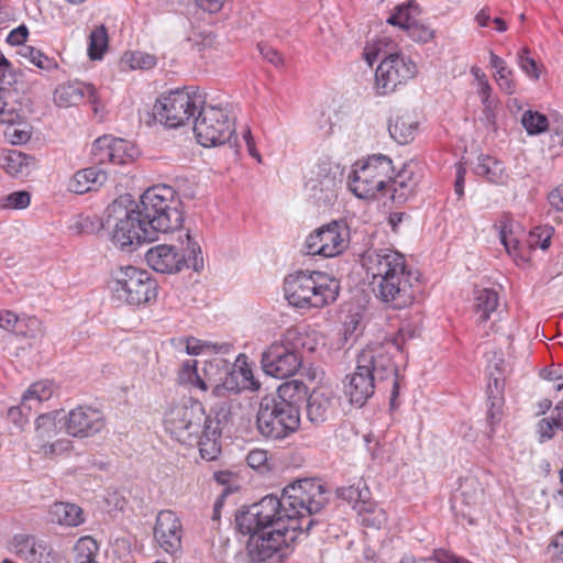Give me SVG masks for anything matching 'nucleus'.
Returning a JSON list of instances; mask_svg holds the SVG:
<instances>
[{"label":"nucleus","instance_id":"774afa93","mask_svg":"<svg viewBox=\"0 0 563 563\" xmlns=\"http://www.w3.org/2000/svg\"><path fill=\"white\" fill-rule=\"evenodd\" d=\"M549 202L555 209L563 211V187H558L549 194Z\"/></svg>","mask_w":563,"mask_h":563},{"label":"nucleus","instance_id":"473e14b6","mask_svg":"<svg viewBox=\"0 0 563 563\" xmlns=\"http://www.w3.org/2000/svg\"><path fill=\"white\" fill-rule=\"evenodd\" d=\"M55 386L49 380H41L32 384L22 396V406L32 410L34 405H38L53 397L55 394Z\"/></svg>","mask_w":563,"mask_h":563},{"label":"nucleus","instance_id":"1a4fd4ad","mask_svg":"<svg viewBox=\"0 0 563 563\" xmlns=\"http://www.w3.org/2000/svg\"><path fill=\"white\" fill-rule=\"evenodd\" d=\"M186 245L178 250L174 245L158 244L147 250L145 261L157 273L175 274L184 268L200 272L203 268L202 251L198 242L191 239L189 232L185 234Z\"/></svg>","mask_w":563,"mask_h":563},{"label":"nucleus","instance_id":"f257e3e1","mask_svg":"<svg viewBox=\"0 0 563 563\" xmlns=\"http://www.w3.org/2000/svg\"><path fill=\"white\" fill-rule=\"evenodd\" d=\"M264 495L236 515L243 533L250 534L247 554L261 562L288 549L303 532L314 525L311 518L324 506L323 495Z\"/></svg>","mask_w":563,"mask_h":563},{"label":"nucleus","instance_id":"09e8293b","mask_svg":"<svg viewBox=\"0 0 563 563\" xmlns=\"http://www.w3.org/2000/svg\"><path fill=\"white\" fill-rule=\"evenodd\" d=\"M217 483L223 486L222 493H234L239 489L238 476L230 471H219L213 474Z\"/></svg>","mask_w":563,"mask_h":563},{"label":"nucleus","instance_id":"b1692460","mask_svg":"<svg viewBox=\"0 0 563 563\" xmlns=\"http://www.w3.org/2000/svg\"><path fill=\"white\" fill-rule=\"evenodd\" d=\"M86 96L91 102H96V90L92 86L81 82L63 84L54 91V102L59 108H70L78 106Z\"/></svg>","mask_w":563,"mask_h":563},{"label":"nucleus","instance_id":"dca6fc26","mask_svg":"<svg viewBox=\"0 0 563 563\" xmlns=\"http://www.w3.org/2000/svg\"><path fill=\"white\" fill-rule=\"evenodd\" d=\"M347 227L339 221H332L312 232L306 240L309 255L333 257L347 247Z\"/></svg>","mask_w":563,"mask_h":563},{"label":"nucleus","instance_id":"c756f323","mask_svg":"<svg viewBox=\"0 0 563 563\" xmlns=\"http://www.w3.org/2000/svg\"><path fill=\"white\" fill-rule=\"evenodd\" d=\"M48 515L52 522L68 527H77L84 522L81 508L71 503H55Z\"/></svg>","mask_w":563,"mask_h":563},{"label":"nucleus","instance_id":"393cba45","mask_svg":"<svg viewBox=\"0 0 563 563\" xmlns=\"http://www.w3.org/2000/svg\"><path fill=\"white\" fill-rule=\"evenodd\" d=\"M349 495V503H353V509L357 512L362 525L371 528H380L386 521V514L383 508L373 503L367 495Z\"/></svg>","mask_w":563,"mask_h":563},{"label":"nucleus","instance_id":"de8ad7c7","mask_svg":"<svg viewBox=\"0 0 563 563\" xmlns=\"http://www.w3.org/2000/svg\"><path fill=\"white\" fill-rule=\"evenodd\" d=\"M3 208L7 209H25L31 201V196L27 191H14L4 197Z\"/></svg>","mask_w":563,"mask_h":563},{"label":"nucleus","instance_id":"4c0bfd02","mask_svg":"<svg viewBox=\"0 0 563 563\" xmlns=\"http://www.w3.org/2000/svg\"><path fill=\"white\" fill-rule=\"evenodd\" d=\"M108 33L103 25L95 27L89 35L88 56L92 60L101 59L108 48Z\"/></svg>","mask_w":563,"mask_h":563},{"label":"nucleus","instance_id":"e433bc0d","mask_svg":"<svg viewBox=\"0 0 563 563\" xmlns=\"http://www.w3.org/2000/svg\"><path fill=\"white\" fill-rule=\"evenodd\" d=\"M111 163L112 164H125L129 161L134 159L139 152L133 144L130 142L111 136Z\"/></svg>","mask_w":563,"mask_h":563},{"label":"nucleus","instance_id":"4be33fe9","mask_svg":"<svg viewBox=\"0 0 563 563\" xmlns=\"http://www.w3.org/2000/svg\"><path fill=\"white\" fill-rule=\"evenodd\" d=\"M13 549L29 563H55L52 548L45 540L34 536H16L13 540Z\"/></svg>","mask_w":563,"mask_h":563},{"label":"nucleus","instance_id":"bb28decb","mask_svg":"<svg viewBox=\"0 0 563 563\" xmlns=\"http://www.w3.org/2000/svg\"><path fill=\"white\" fill-rule=\"evenodd\" d=\"M107 180V174L97 167L77 172L68 183V190L82 195L101 187Z\"/></svg>","mask_w":563,"mask_h":563},{"label":"nucleus","instance_id":"39448f33","mask_svg":"<svg viewBox=\"0 0 563 563\" xmlns=\"http://www.w3.org/2000/svg\"><path fill=\"white\" fill-rule=\"evenodd\" d=\"M306 396L302 383L290 382L278 388L276 396L261 399L256 413V429L268 440H282L300 426V402Z\"/></svg>","mask_w":563,"mask_h":563},{"label":"nucleus","instance_id":"603ef678","mask_svg":"<svg viewBox=\"0 0 563 563\" xmlns=\"http://www.w3.org/2000/svg\"><path fill=\"white\" fill-rule=\"evenodd\" d=\"M477 91L482 98L484 111L486 112L487 118H489V115L493 113V111L496 107V101H495V99L492 98V93H493L492 86L489 85V82H482V86L478 87Z\"/></svg>","mask_w":563,"mask_h":563},{"label":"nucleus","instance_id":"412c9836","mask_svg":"<svg viewBox=\"0 0 563 563\" xmlns=\"http://www.w3.org/2000/svg\"><path fill=\"white\" fill-rule=\"evenodd\" d=\"M336 178L330 172L329 164L312 169L306 180V189L320 203L330 205L336 197Z\"/></svg>","mask_w":563,"mask_h":563},{"label":"nucleus","instance_id":"7c9ffc66","mask_svg":"<svg viewBox=\"0 0 563 563\" xmlns=\"http://www.w3.org/2000/svg\"><path fill=\"white\" fill-rule=\"evenodd\" d=\"M178 346H184L185 351L189 355H199L200 353L205 351H211L216 354H229L233 345L231 343H212L209 341H201L199 339L189 336V338H181L178 340Z\"/></svg>","mask_w":563,"mask_h":563},{"label":"nucleus","instance_id":"5fc2aeb1","mask_svg":"<svg viewBox=\"0 0 563 563\" xmlns=\"http://www.w3.org/2000/svg\"><path fill=\"white\" fill-rule=\"evenodd\" d=\"M560 538H563V531L548 547L551 563H563V542Z\"/></svg>","mask_w":563,"mask_h":563},{"label":"nucleus","instance_id":"4468645a","mask_svg":"<svg viewBox=\"0 0 563 563\" xmlns=\"http://www.w3.org/2000/svg\"><path fill=\"white\" fill-rule=\"evenodd\" d=\"M356 367L373 376L378 385L390 383V405L394 406L399 394L398 371L387 347L380 344L366 346L357 354Z\"/></svg>","mask_w":563,"mask_h":563},{"label":"nucleus","instance_id":"7ed1b4c3","mask_svg":"<svg viewBox=\"0 0 563 563\" xmlns=\"http://www.w3.org/2000/svg\"><path fill=\"white\" fill-rule=\"evenodd\" d=\"M362 264L372 277L369 285L376 299L386 307L400 310L411 305L413 277L408 269L405 256L393 249H379L366 252Z\"/></svg>","mask_w":563,"mask_h":563},{"label":"nucleus","instance_id":"2eb2a0df","mask_svg":"<svg viewBox=\"0 0 563 563\" xmlns=\"http://www.w3.org/2000/svg\"><path fill=\"white\" fill-rule=\"evenodd\" d=\"M416 64L402 54H389L378 65L375 86L378 95L394 92L417 75Z\"/></svg>","mask_w":563,"mask_h":563},{"label":"nucleus","instance_id":"f3484780","mask_svg":"<svg viewBox=\"0 0 563 563\" xmlns=\"http://www.w3.org/2000/svg\"><path fill=\"white\" fill-rule=\"evenodd\" d=\"M59 412H51L41 415L35 421V435L32 439L30 445L33 450L42 452L44 455H52L57 451L67 450L69 441L57 440L51 442V440L57 437L65 426L64 416L59 417Z\"/></svg>","mask_w":563,"mask_h":563},{"label":"nucleus","instance_id":"20e7f679","mask_svg":"<svg viewBox=\"0 0 563 563\" xmlns=\"http://www.w3.org/2000/svg\"><path fill=\"white\" fill-rule=\"evenodd\" d=\"M219 420L206 413L202 404L191 398L172 406L165 413L166 431L178 442L198 445L207 461L216 460L221 452Z\"/></svg>","mask_w":563,"mask_h":563},{"label":"nucleus","instance_id":"cd10ccee","mask_svg":"<svg viewBox=\"0 0 563 563\" xmlns=\"http://www.w3.org/2000/svg\"><path fill=\"white\" fill-rule=\"evenodd\" d=\"M34 165L35 159L32 156L18 150H10L0 156V167L13 177L27 176Z\"/></svg>","mask_w":563,"mask_h":563},{"label":"nucleus","instance_id":"c9c22d12","mask_svg":"<svg viewBox=\"0 0 563 563\" xmlns=\"http://www.w3.org/2000/svg\"><path fill=\"white\" fill-rule=\"evenodd\" d=\"M489 64L496 70L495 78L499 88L507 95H512L515 92V85L510 78L512 70L507 67L503 58L493 52L489 53Z\"/></svg>","mask_w":563,"mask_h":563},{"label":"nucleus","instance_id":"72a5a7b5","mask_svg":"<svg viewBox=\"0 0 563 563\" xmlns=\"http://www.w3.org/2000/svg\"><path fill=\"white\" fill-rule=\"evenodd\" d=\"M413 172L409 169V165L405 164L397 175L393 174L391 185L394 201L402 202L411 195L416 181L412 180Z\"/></svg>","mask_w":563,"mask_h":563},{"label":"nucleus","instance_id":"bf43d9fd","mask_svg":"<svg viewBox=\"0 0 563 563\" xmlns=\"http://www.w3.org/2000/svg\"><path fill=\"white\" fill-rule=\"evenodd\" d=\"M258 49L261 55L268 60L269 63L278 66L283 64V57L274 47L265 45V44H258Z\"/></svg>","mask_w":563,"mask_h":563},{"label":"nucleus","instance_id":"423d86ee","mask_svg":"<svg viewBox=\"0 0 563 563\" xmlns=\"http://www.w3.org/2000/svg\"><path fill=\"white\" fill-rule=\"evenodd\" d=\"M284 291L294 307L322 308L336 300L340 283L324 273L299 271L285 278Z\"/></svg>","mask_w":563,"mask_h":563},{"label":"nucleus","instance_id":"ea45409f","mask_svg":"<svg viewBox=\"0 0 563 563\" xmlns=\"http://www.w3.org/2000/svg\"><path fill=\"white\" fill-rule=\"evenodd\" d=\"M74 550L76 563H99L96 560L98 545L91 537L80 538L76 542Z\"/></svg>","mask_w":563,"mask_h":563},{"label":"nucleus","instance_id":"6e6552de","mask_svg":"<svg viewBox=\"0 0 563 563\" xmlns=\"http://www.w3.org/2000/svg\"><path fill=\"white\" fill-rule=\"evenodd\" d=\"M112 300L140 307L156 299L157 283L151 274L135 266L119 267L109 283Z\"/></svg>","mask_w":563,"mask_h":563},{"label":"nucleus","instance_id":"ddd939ff","mask_svg":"<svg viewBox=\"0 0 563 563\" xmlns=\"http://www.w3.org/2000/svg\"><path fill=\"white\" fill-rule=\"evenodd\" d=\"M194 132L197 141L205 147L228 143L235 153L239 152L240 142L234 135V123L220 107L202 104L194 121Z\"/></svg>","mask_w":563,"mask_h":563},{"label":"nucleus","instance_id":"8fccbe9b","mask_svg":"<svg viewBox=\"0 0 563 563\" xmlns=\"http://www.w3.org/2000/svg\"><path fill=\"white\" fill-rule=\"evenodd\" d=\"M504 397L490 396L488 397V411L487 420L490 424H495L500 421L503 416Z\"/></svg>","mask_w":563,"mask_h":563},{"label":"nucleus","instance_id":"f03ea898","mask_svg":"<svg viewBox=\"0 0 563 563\" xmlns=\"http://www.w3.org/2000/svg\"><path fill=\"white\" fill-rule=\"evenodd\" d=\"M184 223L180 196L167 185L146 189L140 201L130 195L121 196L106 210V225L112 227V243L122 251L131 252L134 245L153 242L159 234L179 230Z\"/></svg>","mask_w":563,"mask_h":563},{"label":"nucleus","instance_id":"f704fd0d","mask_svg":"<svg viewBox=\"0 0 563 563\" xmlns=\"http://www.w3.org/2000/svg\"><path fill=\"white\" fill-rule=\"evenodd\" d=\"M474 173L477 176L485 177L494 184L503 181V167L501 164L488 155H481L477 157V163L474 166Z\"/></svg>","mask_w":563,"mask_h":563},{"label":"nucleus","instance_id":"58836bf2","mask_svg":"<svg viewBox=\"0 0 563 563\" xmlns=\"http://www.w3.org/2000/svg\"><path fill=\"white\" fill-rule=\"evenodd\" d=\"M289 490H301V493L317 490V493H325L328 487L320 477L307 476L291 481L289 484L283 487L282 493H288Z\"/></svg>","mask_w":563,"mask_h":563},{"label":"nucleus","instance_id":"a211bd4d","mask_svg":"<svg viewBox=\"0 0 563 563\" xmlns=\"http://www.w3.org/2000/svg\"><path fill=\"white\" fill-rule=\"evenodd\" d=\"M65 431L75 438H88L100 432L104 427V418L100 410L79 406L68 415H64Z\"/></svg>","mask_w":563,"mask_h":563},{"label":"nucleus","instance_id":"c03bdc74","mask_svg":"<svg viewBox=\"0 0 563 563\" xmlns=\"http://www.w3.org/2000/svg\"><path fill=\"white\" fill-rule=\"evenodd\" d=\"M122 62L132 69H151L156 65V57L145 52H126Z\"/></svg>","mask_w":563,"mask_h":563},{"label":"nucleus","instance_id":"f8f14e48","mask_svg":"<svg viewBox=\"0 0 563 563\" xmlns=\"http://www.w3.org/2000/svg\"><path fill=\"white\" fill-rule=\"evenodd\" d=\"M205 103V98L194 87L176 89L156 100L153 115L161 124L176 129L195 118Z\"/></svg>","mask_w":563,"mask_h":563},{"label":"nucleus","instance_id":"6e6d98bb","mask_svg":"<svg viewBox=\"0 0 563 563\" xmlns=\"http://www.w3.org/2000/svg\"><path fill=\"white\" fill-rule=\"evenodd\" d=\"M266 462L267 451L262 449L252 450L246 456L247 465L254 470L265 466Z\"/></svg>","mask_w":563,"mask_h":563},{"label":"nucleus","instance_id":"338daca9","mask_svg":"<svg viewBox=\"0 0 563 563\" xmlns=\"http://www.w3.org/2000/svg\"><path fill=\"white\" fill-rule=\"evenodd\" d=\"M500 241L504 244L508 254H512L514 251L517 250L519 245V241L511 235V233H507L506 228H503L500 231Z\"/></svg>","mask_w":563,"mask_h":563},{"label":"nucleus","instance_id":"0e129e2a","mask_svg":"<svg viewBox=\"0 0 563 563\" xmlns=\"http://www.w3.org/2000/svg\"><path fill=\"white\" fill-rule=\"evenodd\" d=\"M437 563H471L466 559L456 556L455 554L448 551H435Z\"/></svg>","mask_w":563,"mask_h":563},{"label":"nucleus","instance_id":"a18cd8bd","mask_svg":"<svg viewBox=\"0 0 563 563\" xmlns=\"http://www.w3.org/2000/svg\"><path fill=\"white\" fill-rule=\"evenodd\" d=\"M111 135L98 137L91 147V155L97 164L111 163Z\"/></svg>","mask_w":563,"mask_h":563},{"label":"nucleus","instance_id":"a878e982","mask_svg":"<svg viewBox=\"0 0 563 563\" xmlns=\"http://www.w3.org/2000/svg\"><path fill=\"white\" fill-rule=\"evenodd\" d=\"M331 391L323 388L313 389L307 399V417L309 421L313 424L324 422L331 413Z\"/></svg>","mask_w":563,"mask_h":563},{"label":"nucleus","instance_id":"a19ab883","mask_svg":"<svg viewBox=\"0 0 563 563\" xmlns=\"http://www.w3.org/2000/svg\"><path fill=\"white\" fill-rule=\"evenodd\" d=\"M19 55L29 60L31 64L44 70H52L57 68V64L54 59L45 56L41 51L29 46L22 45L19 49Z\"/></svg>","mask_w":563,"mask_h":563},{"label":"nucleus","instance_id":"13d9d810","mask_svg":"<svg viewBox=\"0 0 563 563\" xmlns=\"http://www.w3.org/2000/svg\"><path fill=\"white\" fill-rule=\"evenodd\" d=\"M29 35V30L25 25H20L16 29L12 30L8 35V43L11 45L22 46L26 41Z\"/></svg>","mask_w":563,"mask_h":563},{"label":"nucleus","instance_id":"052dcab7","mask_svg":"<svg viewBox=\"0 0 563 563\" xmlns=\"http://www.w3.org/2000/svg\"><path fill=\"white\" fill-rule=\"evenodd\" d=\"M504 387H505V379L501 376H495L494 373H490V380L487 386V395L490 396H497V393L499 397H504Z\"/></svg>","mask_w":563,"mask_h":563},{"label":"nucleus","instance_id":"0eeeda50","mask_svg":"<svg viewBox=\"0 0 563 563\" xmlns=\"http://www.w3.org/2000/svg\"><path fill=\"white\" fill-rule=\"evenodd\" d=\"M202 373L203 376L197 369V361L189 360L183 364L178 378L181 384H190L202 391L208 390L209 383L221 380L212 388V395L216 397H227L229 394H239L245 389L238 369L224 358L214 357L206 361Z\"/></svg>","mask_w":563,"mask_h":563},{"label":"nucleus","instance_id":"864d4df0","mask_svg":"<svg viewBox=\"0 0 563 563\" xmlns=\"http://www.w3.org/2000/svg\"><path fill=\"white\" fill-rule=\"evenodd\" d=\"M101 227V223H98V225H95V222L91 218L85 217L79 218L71 227L70 230L76 233H93L97 230H99Z\"/></svg>","mask_w":563,"mask_h":563},{"label":"nucleus","instance_id":"aec40b11","mask_svg":"<svg viewBox=\"0 0 563 563\" xmlns=\"http://www.w3.org/2000/svg\"><path fill=\"white\" fill-rule=\"evenodd\" d=\"M418 14V5L409 1L407 4L398 5L396 12L387 19V23L406 30L415 42L427 43L433 38L434 32L417 20Z\"/></svg>","mask_w":563,"mask_h":563},{"label":"nucleus","instance_id":"5701e85b","mask_svg":"<svg viewBox=\"0 0 563 563\" xmlns=\"http://www.w3.org/2000/svg\"><path fill=\"white\" fill-rule=\"evenodd\" d=\"M376 386L379 385L373 376L355 367L354 372L345 378L344 393L351 404L362 407L374 395Z\"/></svg>","mask_w":563,"mask_h":563},{"label":"nucleus","instance_id":"79ce46f5","mask_svg":"<svg viewBox=\"0 0 563 563\" xmlns=\"http://www.w3.org/2000/svg\"><path fill=\"white\" fill-rule=\"evenodd\" d=\"M521 124L526 129L527 133L539 134L548 129V118L537 111L528 110L522 114Z\"/></svg>","mask_w":563,"mask_h":563},{"label":"nucleus","instance_id":"e2e57ef3","mask_svg":"<svg viewBox=\"0 0 563 563\" xmlns=\"http://www.w3.org/2000/svg\"><path fill=\"white\" fill-rule=\"evenodd\" d=\"M13 128L7 132V135L10 137L11 143L13 144H23L30 140V132L24 129H19L12 125Z\"/></svg>","mask_w":563,"mask_h":563},{"label":"nucleus","instance_id":"3c124183","mask_svg":"<svg viewBox=\"0 0 563 563\" xmlns=\"http://www.w3.org/2000/svg\"><path fill=\"white\" fill-rule=\"evenodd\" d=\"M475 495H453V497L451 498L450 503H451V507L452 509L456 512V514H460L462 515L464 518H467L468 519V522L471 525L474 523V519L471 515V512L468 511H465L464 509L461 508L462 505H468L471 504L472 499L474 498Z\"/></svg>","mask_w":563,"mask_h":563},{"label":"nucleus","instance_id":"680f3d73","mask_svg":"<svg viewBox=\"0 0 563 563\" xmlns=\"http://www.w3.org/2000/svg\"><path fill=\"white\" fill-rule=\"evenodd\" d=\"M27 332L23 334L32 339H38L44 335V327L42 322L36 318H29L26 320Z\"/></svg>","mask_w":563,"mask_h":563},{"label":"nucleus","instance_id":"49530a36","mask_svg":"<svg viewBox=\"0 0 563 563\" xmlns=\"http://www.w3.org/2000/svg\"><path fill=\"white\" fill-rule=\"evenodd\" d=\"M518 64L522 71L533 79H539V68L537 62L530 57V52L527 47L522 48L518 54Z\"/></svg>","mask_w":563,"mask_h":563},{"label":"nucleus","instance_id":"c85d7f7f","mask_svg":"<svg viewBox=\"0 0 563 563\" xmlns=\"http://www.w3.org/2000/svg\"><path fill=\"white\" fill-rule=\"evenodd\" d=\"M418 122L409 113H397L390 119L388 132L398 144H408L415 137Z\"/></svg>","mask_w":563,"mask_h":563},{"label":"nucleus","instance_id":"9b49d317","mask_svg":"<svg viewBox=\"0 0 563 563\" xmlns=\"http://www.w3.org/2000/svg\"><path fill=\"white\" fill-rule=\"evenodd\" d=\"M305 338L297 329H288L280 341L272 343L262 354L263 371L284 379L292 376L301 366L300 347Z\"/></svg>","mask_w":563,"mask_h":563},{"label":"nucleus","instance_id":"4d7b16f0","mask_svg":"<svg viewBox=\"0 0 563 563\" xmlns=\"http://www.w3.org/2000/svg\"><path fill=\"white\" fill-rule=\"evenodd\" d=\"M554 429L556 428L552 417L550 419H541L538 423V433L540 440L543 442L545 440L552 439L554 435Z\"/></svg>","mask_w":563,"mask_h":563},{"label":"nucleus","instance_id":"2f4dec72","mask_svg":"<svg viewBox=\"0 0 563 563\" xmlns=\"http://www.w3.org/2000/svg\"><path fill=\"white\" fill-rule=\"evenodd\" d=\"M474 310L478 314L479 322H486L490 318L499 302L498 292L494 289L483 288L475 291Z\"/></svg>","mask_w":563,"mask_h":563},{"label":"nucleus","instance_id":"6ab92c4d","mask_svg":"<svg viewBox=\"0 0 563 563\" xmlns=\"http://www.w3.org/2000/svg\"><path fill=\"white\" fill-rule=\"evenodd\" d=\"M183 527L172 510H162L156 517L154 539L166 553L175 554L181 549Z\"/></svg>","mask_w":563,"mask_h":563},{"label":"nucleus","instance_id":"9d476101","mask_svg":"<svg viewBox=\"0 0 563 563\" xmlns=\"http://www.w3.org/2000/svg\"><path fill=\"white\" fill-rule=\"evenodd\" d=\"M395 169L391 159L383 154L369 156L354 164L349 176V188L360 199H373L386 189Z\"/></svg>","mask_w":563,"mask_h":563},{"label":"nucleus","instance_id":"37998d69","mask_svg":"<svg viewBox=\"0 0 563 563\" xmlns=\"http://www.w3.org/2000/svg\"><path fill=\"white\" fill-rule=\"evenodd\" d=\"M233 367L238 369L240 380L243 383L245 389L256 390L260 388V383L254 378L245 354H239L236 356Z\"/></svg>","mask_w":563,"mask_h":563},{"label":"nucleus","instance_id":"69168bd1","mask_svg":"<svg viewBox=\"0 0 563 563\" xmlns=\"http://www.w3.org/2000/svg\"><path fill=\"white\" fill-rule=\"evenodd\" d=\"M413 336V330L410 327H402L398 330L396 336L393 340V345L401 351L402 350V343L407 339H411Z\"/></svg>","mask_w":563,"mask_h":563}]
</instances>
